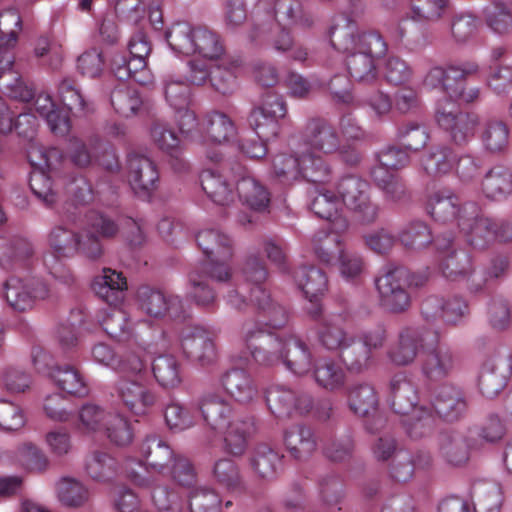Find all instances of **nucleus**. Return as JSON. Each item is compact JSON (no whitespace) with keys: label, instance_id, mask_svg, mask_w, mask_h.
Instances as JSON below:
<instances>
[{"label":"nucleus","instance_id":"f257e3e1","mask_svg":"<svg viewBox=\"0 0 512 512\" xmlns=\"http://www.w3.org/2000/svg\"><path fill=\"white\" fill-rule=\"evenodd\" d=\"M317 339L323 349L337 354L348 370L362 372L371 365L373 354L384 347L386 330L378 326L356 337L337 318H330L318 327Z\"/></svg>","mask_w":512,"mask_h":512},{"label":"nucleus","instance_id":"49530a36","mask_svg":"<svg viewBox=\"0 0 512 512\" xmlns=\"http://www.w3.org/2000/svg\"><path fill=\"white\" fill-rule=\"evenodd\" d=\"M317 385L327 391H339L345 386L346 372L343 367L332 359L316 362L313 370Z\"/></svg>","mask_w":512,"mask_h":512},{"label":"nucleus","instance_id":"cd10ccee","mask_svg":"<svg viewBox=\"0 0 512 512\" xmlns=\"http://www.w3.org/2000/svg\"><path fill=\"white\" fill-rule=\"evenodd\" d=\"M389 401L397 414L408 415L416 409L418 393L415 385L404 375L396 374L389 382Z\"/></svg>","mask_w":512,"mask_h":512},{"label":"nucleus","instance_id":"a19ab883","mask_svg":"<svg viewBox=\"0 0 512 512\" xmlns=\"http://www.w3.org/2000/svg\"><path fill=\"white\" fill-rule=\"evenodd\" d=\"M459 227L466 233L470 245L476 249H485L494 241L493 219L491 218L477 215L469 219L460 216Z\"/></svg>","mask_w":512,"mask_h":512},{"label":"nucleus","instance_id":"aec40b11","mask_svg":"<svg viewBox=\"0 0 512 512\" xmlns=\"http://www.w3.org/2000/svg\"><path fill=\"white\" fill-rule=\"evenodd\" d=\"M250 303L255 306L259 315L264 319V323H258L270 329H281L289 321V311L282 304L275 302L270 294L262 287L255 286L250 288Z\"/></svg>","mask_w":512,"mask_h":512},{"label":"nucleus","instance_id":"4468645a","mask_svg":"<svg viewBox=\"0 0 512 512\" xmlns=\"http://www.w3.org/2000/svg\"><path fill=\"white\" fill-rule=\"evenodd\" d=\"M22 28L20 14L15 8L0 12V77L9 72L15 57L13 49L18 41V32Z\"/></svg>","mask_w":512,"mask_h":512},{"label":"nucleus","instance_id":"2eb2a0df","mask_svg":"<svg viewBox=\"0 0 512 512\" xmlns=\"http://www.w3.org/2000/svg\"><path fill=\"white\" fill-rule=\"evenodd\" d=\"M48 296V288L39 281H23L10 278L5 283V298L16 311L24 312L33 308L37 300Z\"/></svg>","mask_w":512,"mask_h":512},{"label":"nucleus","instance_id":"4be33fe9","mask_svg":"<svg viewBox=\"0 0 512 512\" xmlns=\"http://www.w3.org/2000/svg\"><path fill=\"white\" fill-rule=\"evenodd\" d=\"M222 431L224 433L225 452L234 457H241L246 452L249 441L256 432L254 418L238 415Z\"/></svg>","mask_w":512,"mask_h":512},{"label":"nucleus","instance_id":"c756f323","mask_svg":"<svg viewBox=\"0 0 512 512\" xmlns=\"http://www.w3.org/2000/svg\"><path fill=\"white\" fill-rule=\"evenodd\" d=\"M92 289L99 298L109 305L116 306L123 300L127 281L121 272L103 268L102 273L94 278Z\"/></svg>","mask_w":512,"mask_h":512},{"label":"nucleus","instance_id":"393cba45","mask_svg":"<svg viewBox=\"0 0 512 512\" xmlns=\"http://www.w3.org/2000/svg\"><path fill=\"white\" fill-rule=\"evenodd\" d=\"M371 177L382 192L384 201L389 204H405L411 200V192L404 180L384 168H373Z\"/></svg>","mask_w":512,"mask_h":512},{"label":"nucleus","instance_id":"2f4dec72","mask_svg":"<svg viewBox=\"0 0 512 512\" xmlns=\"http://www.w3.org/2000/svg\"><path fill=\"white\" fill-rule=\"evenodd\" d=\"M140 308L151 317H162L167 312L177 316L178 311L175 308L180 304L177 296L167 297L162 291L147 286L140 287L137 292Z\"/></svg>","mask_w":512,"mask_h":512},{"label":"nucleus","instance_id":"13d9d810","mask_svg":"<svg viewBox=\"0 0 512 512\" xmlns=\"http://www.w3.org/2000/svg\"><path fill=\"white\" fill-rule=\"evenodd\" d=\"M335 232L319 231L313 237V249L316 257L323 263H331L335 256L343 251L341 236Z\"/></svg>","mask_w":512,"mask_h":512},{"label":"nucleus","instance_id":"f03ea898","mask_svg":"<svg viewBox=\"0 0 512 512\" xmlns=\"http://www.w3.org/2000/svg\"><path fill=\"white\" fill-rule=\"evenodd\" d=\"M388 46L381 34L374 31L358 34L356 51L346 58L350 77L361 84L377 81L380 60L386 55Z\"/></svg>","mask_w":512,"mask_h":512},{"label":"nucleus","instance_id":"423d86ee","mask_svg":"<svg viewBox=\"0 0 512 512\" xmlns=\"http://www.w3.org/2000/svg\"><path fill=\"white\" fill-rule=\"evenodd\" d=\"M480 66L474 60L449 62L442 66L432 67L423 80L424 86L430 89H440L450 98L458 94L469 78L478 76Z\"/></svg>","mask_w":512,"mask_h":512},{"label":"nucleus","instance_id":"603ef678","mask_svg":"<svg viewBox=\"0 0 512 512\" xmlns=\"http://www.w3.org/2000/svg\"><path fill=\"white\" fill-rule=\"evenodd\" d=\"M49 375L57 386L68 394L83 396L87 393L85 381L72 365H55L49 368Z\"/></svg>","mask_w":512,"mask_h":512},{"label":"nucleus","instance_id":"0e129e2a","mask_svg":"<svg viewBox=\"0 0 512 512\" xmlns=\"http://www.w3.org/2000/svg\"><path fill=\"white\" fill-rule=\"evenodd\" d=\"M152 371L156 381L163 387H176L181 382L179 364L171 355H161L154 359Z\"/></svg>","mask_w":512,"mask_h":512},{"label":"nucleus","instance_id":"3c124183","mask_svg":"<svg viewBox=\"0 0 512 512\" xmlns=\"http://www.w3.org/2000/svg\"><path fill=\"white\" fill-rule=\"evenodd\" d=\"M443 276L449 280L457 281L471 275V256L462 249L448 251L440 262Z\"/></svg>","mask_w":512,"mask_h":512},{"label":"nucleus","instance_id":"ddd939ff","mask_svg":"<svg viewBox=\"0 0 512 512\" xmlns=\"http://www.w3.org/2000/svg\"><path fill=\"white\" fill-rule=\"evenodd\" d=\"M512 374L508 356H496L486 360L478 376V387L487 398L496 397L506 386Z\"/></svg>","mask_w":512,"mask_h":512},{"label":"nucleus","instance_id":"052dcab7","mask_svg":"<svg viewBox=\"0 0 512 512\" xmlns=\"http://www.w3.org/2000/svg\"><path fill=\"white\" fill-rule=\"evenodd\" d=\"M101 325L107 335L117 341H126L132 336L129 316L124 310L111 308L104 316Z\"/></svg>","mask_w":512,"mask_h":512},{"label":"nucleus","instance_id":"a211bd4d","mask_svg":"<svg viewBox=\"0 0 512 512\" xmlns=\"http://www.w3.org/2000/svg\"><path fill=\"white\" fill-rule=\"evenodd\" d=\"M511 268V259L507 253L493 254L479 275L468 279V289L473 294H482L505 279Z\"/></svg>","mask_w":512,"mask_h":512},{"label":"nucleus","instance_id":"e2e57ef3","mask_svg":"<svg viewBox=\"0 0 512 512\" xmlns=\"http://www.w3.org/2000/svg\"><path fill=\"white\" fill-rule=\"evenodd\" d=\"M57 495L60 502L67 507H80L89 499L87 488L73 478H62L57 483Z\"/></svg>","mask_w":512,"mask_h":512},{"label":"nucleus","instance_id":"bb28decb","mask_svg":"<svg viewBox=\"0 0 512 512\" xmlns=\"http://www.w3.org/2000/svg\"><path fill=\"white\" fill-rule=\"evenodd\" d=\"M208 280L206 266H194L188 273L187 298L198 307L212 310L216 306V293Z\"/></svg>","mask_w":512,"mask_h":512},{"label":"nucleus","instance_id":"6e6d98bb","mask_svg":"<svg viewBox=\"0 0 512 512\" xmlns=\"http://www.w3.org/2000/svg\"><path fill=\"white\" fill-rule=\"evenodd\" d=\"M274 9L278 22L302 28L311 27L313 24L311 15L304 12L299 0H276Z\"/></svg>","mask_w":512,"mask_h":512},{"label":"nucleus","instance_id":"4c0bfd02","mask_svg":"<svg viewBox=\"0 0 512 512\" xmlns=\"http://www.w3.org/2000/svg\"><path fill=\"white\" fill-rule=\"evenodd\" d=\"M456 162L453 149L445 144L432 146L421 157V167L430 176L437 177L450 173Z\"/></svg>","mask_w":512,"mask_h":512},{"label":"nucleus","instance_id":"473e14b6","mask_svg":"<svg viewBox=\"0 0 512 512\" xmlns=\"http://www.w3.org/2000/svg\"><path fill=\"white\" fill-rule=\"evenodd\" d=\"M427 210L436 221L443 223L463 216L458 196L448 188L439 189L430 195Z\"/></svg>","mask_w":512,"mask_h":512},{"label":"nucleus","instance_id":"f8f14e48","mask_svg":"<svg viewBox=\"0 0 512 512\" xmlns=\"http://www.w3.org/2000/svg\"><path fill=\"white\" fill-rule=\"evenodd\" d=\"M128 182L139 197L148 198L157 188L159 172L156 164L148 156L130 153L127 159Z\"/></svg>","mask_w":512,"mask_h":512},{"label":"nucleus","instance_id":"412c9836","mask_svg":"<svg viewBox=\"0 0 512 512\" xmlns=\"http://www.w3.org/2000/svg\"><path fill=\"white\" fill-rule=\"evenodd\" d=\"M438 453L446 464L461 467L470 458V439L460 431L442 432L438 437Z\"/></svg>","mask_w":512,"mask_h":512},{"label":"nucleus","instance_id":"8fccbe9b","mask_svg":"<svg viewBox=\"0 0 512 512\" xmlns=\"http://www.w3.org/2000/svg\"><path fill=\"white\" fill-rule=\"evenodd\" d=\"M213 476L216 482L228 491L244 493L247 485L240 473L239 466L227 458L219 459L213 467Z\"/></svg>","mask_w":512,"mask_h":512},{"label":"nucleus","instance_id":"e433bc0d","mask_svg":"<svg viewBox=\"0 0 512 512\" xmlns=\"http://www.w3.org/2000/svg\"><path fill=\"white\" fill-rule=\"evenodd\" d=\"M294 374L303 375L311 366V352L307 344L294 334H286L283 360Z\"/></svg>","mask_w":512,"mask_h":512},{"label":"nucleus","instance_id":"5fc2aeb1","mask_svg":"<svg viewBox=\"0 0 512 512\" xmlns=\"http://www.w3.org/2000/svg\"><path fill=\"white\" fill-rule=\"evenodd\" d=\"M58 94L62 104L74 115L84 116L92 111L74 79L61 80L58 85Z\"/></svg>","mask_w":512,"mask_h":512},{"label":"nucleus","instance_id":"9d476101","mask_svg":"<svg viewBox=\"0 0 512 512\" xmlns=\"http://www.w3.org/2000/svg\"><path fill=\"white\" fill-rule=\"evenodd\" d=\"M435 120L456 145L466 144L474 136L480 122L479 116L473 112L445 107L436 111Z\"/></svg>","mask_w":512,"mask_h":512},{"label":"nucleus","instance_id":"bf43d9fd","mask_svg":"<svg viewBox=\"0 0 512 512\" xmlns=\"http://www.w3.org/2000/svg\"><path fill=\"white\" fill-rule=\"evenodd\" d=\"M400 242L409 249L420 250L426 248L433 241L428 225L420 220L409 222L399 233Z\"/></svg>","mask_w":512,"mask_h":512},{"label":"nucleus","instance_id":"58836bf2","mask_svg":"<svg viewBox=\"0 0 512 512\" xmlns=\"http://www.w3.org/2000/svg\"><path fill=\"white\" fill-rule=\"evenodd\" d=\"M282 456L267 444H258L249 458L250 467L257 477L272 480L281 467Z\"/></svg>","mask_w":512,"mask_h":512},{"label":"nucleus","instance_id":"f3484780","mask_svg":"<svg viewBox=\"0 0 512 512\" xmlns=\"http://www.w3.org/2000/svg\"><path fill=\"white\" fill-rule=\"evenodd\" d=\"M432 405L435 413L440 418L453 422L465 415L468 409V400L461 387L445 384L438 388Z\"/></svg>","mask_w":512,"mask_h":512},{"label":"nucleus","instance_id":"69168bd1","mask_svg":"<svg viewBox=\"0 0 512 512\" xmlns=\"http://www.w3.org/2000/svg\"><path fill=\"white\" fill-rule=\"evenodd\" d=\"M110 101L115 111L124 117L135 115L142 105L139 93L124 85L112 91Z\"/></svg>","mask_w":512,"mask_h":512},{"label":"nucleus","instance_id":"7ed1b4c3","mask_svg":"<svg viewBox=\"0 0 512 512\" xmlns=\"http://www.w3.org/2000/svg\"><path fill=\"white\" fill-rule=\"evenodd\" d=\"M166 39L174 51L185 55L198 53L208 59H219L225 52L216 32L186 22L175 23L166 33Z\"/></svg>","mask_w":512,"mask_h":512},{"label":"nucleus","instance_id":"1a4fd4ad","mask_svg":"<svg viewBox=\"0 0 512 512\" xmlns=\"http://www.w3.org/2000/svg\"><path fill=\"white\" fill-rule=\"evenodd\" d=\"M116 394L121 404L131 413L148 414L158 403L154 389L139 379L121 378L116 385Z\"/></svg>","mask_w":512,"mask_h":512},{"label":"nucleus","instance_id":"680f3d73","mask_svg":"<svg viewBox=\"0 0 512 512\" xmlns=\"http://www.w3.org/2000/svg\"><path fill=\"white\" fill-rule=\"evenodd\" d=\"M479 27V19L471 12L456 13L450 21L451 35L460 44L474 39L479 31Z\"/></svg>","mask_w":512,"mask_h":512},{"label":"nucleus","instance_id":"c9c22d12","mask_svg":"<svg viewBox=\"0 0 512 512\" xmlns=\"http://www.w3.org/2000/svg\"><path fill=\"white\" fill-rule=\"evenodd\" d=\"M285 446L296 460H305L317 449V438L310 427L297 425L286 431Z\"/></svg>","mask_w":512,"mask_h":512},{"label":"nucleus","instance_id":"72a5a7b5","mask_svg":"<svg viewBox=\"0 0 512 512\" xmlns=\"http://www.w3.org/2000/svg\"><path fill=\"white\" fill-rule=\"evenodd\" d=\"M311 211L319 218L331 221L334 229L338 231L347 230L348 221L339 215L342 208L339 196L330 190L319 192L310 203Z\"/></svg>","mask_w":512,"mask_h":512},{"label":"nucleus","instance_id":"338daca9","mask_svg":"<svg viewBox=\"0 0 512 512\" xmlns=\"http://www.w3.org/2000/svg\"><path fill=\"white\" fill-rule=\"evenodd\" d=\"M118 470L117 460L103 451H94L86 462L89 476L98 481L111 479Z\"/></svg>","mask_w":512,"mask_h":512},{"label":"nucleus","instance_id":"6ab92c4d","mask_svg":"<svg viewBox=\"0 0 512 512\" xmlns=\"http://www.w3.org/2000/svg\"><path fill=\"white\" fill-rule=\"evenodd\" d=\"M456 356L445 343L436 341V345L426 350L422 362L424 376L432 382L448 377L456 367Z\"/></svg>","mask_w":512,"mask_h":512},{"label":"nucleus","instance_id":"0eeeda50","mask_svg":"<svg viewBox=\"0 0 512 512\" xmlns=\"http://www.w3.org/2000/svg\"><path fill=\"white\" fill-rule=\"evenodd\" d=\"M244 340L258 364L274 366L282 362L286 334L267 331L259 324H248L244 326Z\"/></svg>","mask_w":512,"mask_h":512},{"label":"nucleus","instance_id":"39448f33","mask_svg":"<svg viewBox=\"0 0 512 512\" xmlns=\"http://www.w3.org/2000/svg\"><path fill=\"white\" fill-rule=\"evenodd\" d=\"M298 146L304 152L335 155L340 147L338 128L325 117H310L300 130Z\"/></svg>","mask_w":512,"mask_h":512},{"label":"nucleus","instance_id":"864d4df0","mask_svg":"<svg viewBox=\"0 0 512 512\" xmlns=\"http://www.w3.org/2000/svg\"><path fill=\"white\" fill-rule=\"evenodd\" d=\"M80 234L63 226L54 227L48 236L49 246L56 258H69L78 254Z\"/></svg>","mask_w":512,"mask_h":512},{"label":"nucleus","instance_id":"9b49d317","mask_svg":"<svg viewBox=\"0 0 512 512\" xmlns=\"http://www.w3.org/2000/svg\"><path fill=\"white\" fill-rule=\"evenodd\" d=\"M266 403L276 417L289 416L294 410L307 413L313 407L312 397L284 385H272L266 390Z\"/></svg>","mask_w":512,"mask_h":512},{"label":"nucleus","instance_id":"ea45409f","mask_svg":"<svg viewBox=\"0 0 512 512\" xmlns=\"http://www.w3.org/2000/svg\"><path fill=\"white\" fill-rule=\"evenodd\" d=\"M221 382L225 390L238 402L249 403L257 395L251 376L243 369L236 368L225 372Z\"/></svg>","mask_w":512,"mask_h":512},{"label":"nucleus","instance_id":"f704fd0d","mask_svg":"<svg viewBox=\"0 0 512 512\" xmlns=\"http://www.w3.org/2000/svg\"><path fill=\"white\" fill-rule=\"evenodd\" d=\"M483 195L492 201H501L512 194V173L504 166H494L481 182Z\"/></svg>","mask_w":512,"mask_h":512},{"label":"nucleus","instance_id":"5701e85b","mask_svg":"<svg viewBox=\"0 0 512 512\" xmlns=\"http://www.w3.org/2000/svg\"><path fill=\"white\" fill-rule=\"evenodd\" d=\"M139 453L144 464L158 473H163L176 457L170 445L159 435L151 434L145 437L139 446Z\"/></svg>","mask_w":512,"mask_h":512},{"label":"nucleus","instance_id":"09e8293b","mask_svg":"<svg viewBox=\"0 0 512 512\" xmlns=\"http://www.w3.org/2000/svg\"><path fill=\"white\" fill-rule=\"evenodd\" d=\"M481 141L490 153H503L510 144V129L504 121L490 119L482 127Z\"/></svg>","mask_w":512,"mask_h":512},{"label":"nucleus","instance_id":"7c9ffc66","mask_svg":"<svg viewBox=\"0 0 512 512\" xmlns=\"http://www.w3.org/2000/svg\"><path fill=\"white\" fill-rule=\"evenodd\" d=\"M227 166L223 164L221 171L206 169L200 175L203 191L218 205H228L234 200L233 185L224 175Z\"/></svg>","mask_w":512,"mask_h":512},{"label":"nucleus","instance_id":"4d7b16f0","mask_svg":"<svg viewBox=\"0 0 512 512\" xmlns=\"http://www.w3.org/2000/svg\"><path fill=\"white\" fill-rule=\"evenodd\" d=\"M484 18L487 26L499 35H506L512 30V11L502 1H492L485 7Z\"/></svg>","mask_w":512,"mask_h":512},{"label":"nucleus","instance_id":"6e6552de","mask_svg":"<svg viewBox=\"0 0 512 512\" xmlns=\"http://www.w3.org/2000/svg\"><path fill=\"white\" fill-rule=\"evenodd\" d=\"M379 306L390 314L406 313L412 306L411 292L395 268L387 270L375 280Z\"/></svg>","mask_w":512,"mask_h":512},{"label":"nucleus","instance_id":"c03bdc74","mask_svg":"<svg viewBox=\"0 0 512 512\" xmlns=\"http://www.w3.org/2000/svg\"><path fill=\"white\" fill-rule=\"evenodd\" d=\"M196 241L207 258L230 260L233 256L231 239L217 230L207 229L199 232Z\"/></svg>","mask_w":512,"mask_h":512},{"label":"nucleus","instance_id":"774afa93","mask_svg":"<svg viewBox=\"0 0 512 512\" xmlns=\"http://www.w3.org/2000/svg\"><path fill=\"white\" fill-rule=\"evenodd\" d=\"M397 139L406 150L419 151L426 146L430 135L424 125L407 122L399 126Z\"/></svg>","mask_w":512,"mask_h":512},{"label":"nucleus","instance_id":"a878e982","mask_svg":"<svg viewBox=\"0 0 512 512\" xmlns=\"http://www.w3.org/2000/svg\"><path fill=\"white\" fill-rule=\"evenodd\" d=\"M430 336L428 331L418 328H404L399 334L398 345L390 352L391 360L397 365L412 363Z\"/></svg>","mask_w":512,"mask_h":512},{"label":"nucleus","instance_id":"37998d69","mask_svg":"<svg viewBox=\"0 0 512 512\" xmlns=\"http://www.w3.org/2000/svg\"><path fill=\"white\" fill-rule=\"evenodd\" d=\"M324 154L302 151L301 178L313 184H328L334 177L331 163Z\"/></svg>","mask_w":512,"mask_h":512},{"label":"nucleus","instance_id":"de8ad7c7","mask_svg":"<svg viewBox=\"0 0 512 512\" xmlns=\"http://www.w3.org/2000/svg\"><path fill=\"white\" fill-rule=\"evenodd\" d=\"M240 200L256 211L265 210L270 203V194L267 189L251 176L241 177L236 184Z\"/></svg>","mask_w":512,"mask_h":512},{"label":"nucleus","instance_id":"a18cd8bd","mask_svg":"<svg viewBox=\"0 0 512 512\" xmlns=\"http://www.w3.org/2000/svg\"><path fill=\"white\" fill-rule=\"evenodd\" d=\"M297 286L310 301L322 295L328 287V278L323 270L313 265L301 266L294 272Z\"/></svg>","mask_w":512,"mask_h":512},{"label":"nucleus","instance_id":"20e7f679","mask_svg":"<svg viewBox=\"0 0 512 512\" xmlns=\"http://www.w3.org/2000/svg\"><path fill=\"white\" fill-rule=\"evenodd\" d=\"M336 190L341 204L354 214L359 223L370 225L377 221L380 207L371 200L367 181L354 175L345 176L338 181Z\"/></svg>","mask_w":512,"mask_h":512},{"label":"nucleus","instance_id":"b1692460","mask_svg":"<svg viewBox=\"0 0 512 512\" xmlns=\"http://www.w3.org/2000/svg\"><path fill=\"white\" fill-rule=\"evenodd\" d=\"M348 403L350 409L361 417H373L378 426L384 419L378 415L379 398L375 388L368 383H358L349 389Z\"/></svg>","mask_w":512,"mask_h":512},{"label":"nucleus","instance_id":"c85d7f7f","mask_svg":"<svg viewBox=\"0 0 512 512\" xmlns=\"http://www.w3.org/2000/svg\"><path fill=\"white\" fill-rule=\"evenodd\" d=\"M200 410L207 425L216 431L223 430L238 416L231 405L215 393H208L203 396L200 402Z\"/></svg>","mask_w":512,"mask_h":512},{"label":"nucleus","instance_id":"dca6fc26","mask_svg":"<svg viewBox=\"0 0 512 512\" xmlns=\"http://www.w3.org/2000/svg\"><path fill=\"white\" fill-rule=\"evenodd\" d=\"M181 347L187 358L201 366L211 365L217 359L215 339L202 328L195 327L184 333Z\"/></svg>","mask_w":512,"mask_h":512},{"label":"nucleus","instance_id":"79ce46f5","mask_svg":"<svg viewBox=\"0 0 512 512\" xmlns=\"http://www.w3.org/2000/svg\"><path fill=\"white\" fill-rule=\"evenodd\" d=\"M200 131L212 142L223 143L234 136L236 128L231 118L220 111L205 114L200 122Z\"/></svg>","mask_w":512,"mask_h":512}]
</instances>
